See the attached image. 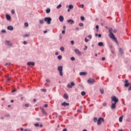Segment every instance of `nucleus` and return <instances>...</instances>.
Segmentation results:
<instances>
[{"instance_id": "nucleus-4", "label": "nucleus", "mask_w": 131, "mask_h": 131, "mask_svg": "<svg viewBox=\"0 0 131 131\" xmlns=\"http://www.w3.org/2000/svg\"><path fill=\"white\" fill-rule=\"evenodd\" d=\"M44 21L47 23V24H51V21H52V18L51 17H45L44 18Z\"/></svg>"}, {"instance_id": "nucleus-11", "label": "nucleus", "mask_w": 131, "mask_h": 131, "mask_svg": "<svg viewBox=\"0 0 131 131\" xmlns=\"http://www.w3.org/2000/svg\"><path fill=\"white\" fill-rule=\"evenodd\" d=\"M6 42L8 46H9V47H12V46H13V43H12V42H10L9 40H6Z\"/></svg>"}, {"instance_id": "nucleus-10", "label": "nucleus", "mask_w": 131, "mask_h": 131, "mask_svg": "<svg viewBox=\"0 0 131 131\" xmlns=\"http://www.w3.org/2000/svg\"><path fill=\"white\" fill-rule=\"evenodd\" d=\"M61 106H64V107H66V106H69V103L63 102L62 103H61Z\"/></svg>"}, {"instance_id": "nucleus-52", "label": "nucleus", "mask_w": 131, "mask_h": 131, "mask_svg": "<svg viewBox=\"0 0 131 131\" xmlns=\"http://www.w3.org/2000/svg\"><path fill=\"white\" fill-rule=\"evenodd\" d=\"M88 49V46H85V48L84 49V51H85V50H86Z\"/></svg>"}, {"instance_id": "nucleus-3", "label": "nucleus", "mask_w": 131, "mask_h": 131, "mask_svg": "<svg viewBox=\"0 0 131 131\" xmlns=\"http://www.w3.org/2000/svg\"><path fill=\"white\" fill-rule=\"evenodd\" d=\"M57 70L59 72V75H60V76H63V66H58L57 68Z\"/></svg>"}, {"instance_id": "nucleus-5", "label": "nucleus", "mask_w": 131, "mask_h": 131, "mask_svg": "<svg viewBox=\"0 0 131 131\" xmlns=\"http://www.w3.org/2000/svg\"><path fill=\"white\" fill-rule=\"evenodd\" d=\"M104 122V118H102L101 117L99 118L97 120L98 125H100L101 123H102V122Z\"/></svg>"}, {"instance_id": "nucleus-35", "label": "nucleus", "mask_w": 131, "mask_h": 131, "mask_svg": "<svg viewBox=\"0 0 131 131\" xmlns=\"http://www.w3.org/2000/svg\"><path fill=\"white\" fill-rule=\"evenodd\" d=\"M30 34H26L25 35H24V37H29V36H30Z\"/></svg>"}, {"instance_id": "nucleus-22", "label": "nucleus", "mask_w": 131, "mask_h": 131, "mask_svg": "<svg viewBox=\"0 0 131 131\" xmlns=\"http://www.w3.org/2000/svg\"><path fill=\"white\" fill-rule=\"evenodd\" d=\"M80 75H86V72H82L79 73Z\"/></svg>"}, {"instance_id": "nucleus-39", "label": "nucleus", "mask_w": 131, "mask_h": 131, "mask_svg": "<svg viewBox=\"0 0 131 131\" xmlns=\"http://www.w3.org/2000/svg\"><path fill=\"white\" fill-rule=\"evenodd\" d=\"M35 126H36V127H38V126H39V124L38 123L35 124Z\"/></svg>"}, {"instance_id": "nucleus-55", "label": "nucleus", "mask_w": 131, "mask_h": 131, "mask_svg": "<svg viewBox=\"0 0 131 131\" xmlns=\"http://www.w3.org/2000/svg\"><path fill=\"white\" fill-rule=\"evenodd\" d=\"M62 34H65V30L62 31Z\"/></svg>"}, {"instance_id": "nucleus-37", "label": "nucleus", "mask_w": 131, "mask_h": 131, "mask_svg": "<svg viewBox=\"0 0 131 131\" xmlns=\"http://www.w3.org/2000/svg\"><path fill=\"white\" fill-rule=\"evenodd\" d=\"M79 26H80V27H82V26H83V23H79Z\"/></svg>"}, {"instance_id": "nucleus-32", "label": "nucleus", "mask_w": 131, "mask_h": 131, "mask_svg": "<svg viewBox=\"0 0 131 131\" xmlns=\"http://www.w3.org/2000/svg\"><path fill=\"white\" fill-rule=\"evenodd\" d=\"M97 120H98V118L97 117H95L93 119L94 122H96V121H97Z\"/></svg>"}, {"instance_id": "nucleus-30", "label": "nucleus", "mask_w": 131, "mask_h": 131, "mask_svg": "<svg viewBox=\"0 0 131 131\" xmlns=\"http://www.w3.org/2000/svg\"><path fill=\"white\" fill-rule=\"evenodd\" d=\"M57 58L58 59V60H62V55H59L57 57Z\"/></svg>"}, {"instance_id": "nucleus-23", "label": "nucleus", "mask_w": 131, "mask_h": 131, "mask_svg": "<svg viewBox=\"0 0 131 131\" xmlns=\"http://www.w3.org/2000/svg\"><path fill=\"white\" fill-rule=\"evenodd\" d=\"M123 118V116H121L119 118V121L120 122H122V119Z\"/></svg>"}, {"instance_id": "nucleus-20", "label": "nucleus", "mask_w": 131, "mask_h": 131, "mask_svg": "<svg viewBox=\"0 0 131 131\" xmlns=\"http://www.w3.org/2000/svg\"><path fill=\"white\" fill-rule=\"evenodd\" d=\"M73 8H74V6H73V5H70L68 6V8H69L71 10H72V9H73Z\"/></svg>"}, {"instance_id": "nucleus-19", "label": "nucleus", "mask_w": 131, "mask_h": 131, "mask_svg": "<svg viewBox=\"0 0 131 131\" xmlns=\"http://www.w3.org/2000/svg\"><path fill=\"white\" fill-rule=\"evenodd\" d=\"M119 52L121 55H123V50L121 48L119 49Z\"/></svg>"}, {"instance_id": "nucleus-1", "label": "nucleus", "mask_w": 131, "mask_h": 131, "mask_svg": "<svg viewBox=\"0 0 131 131\" xmlns=\"http://www.w3.org/2000/svg\"><path fill=\"white\" fill-rule=\"evenodd\" d=\"M108 32L110 33V37L112 38L115 42H116L117 45H118V41L117 40V39L116 37H115V36H114V34L113 33H116L117 31L116 29H113L112 28L108 29Z\"/></svg>"}, {"instance_id": "nucleus-50", "label": "nucleus", "mask_w": 131, "mask_h": 131, "mask_svg": "<svg viewBox=\"0 0 131 131\" xmlns=\"http://www.w3.org/2000/svg\"><path fill=\"white\" fill-rule=\"evenodd\" d=\"M71 43L72 45H74V41L72 40V41H71Z\"/></svg>"}, {"instance_id": "nucleus-53", "label": "nucleus", "mask_w": 131, "mask_h": 131, "mask_svg": "<svg viewBox=\"0 0 131 131\" xmlns=\"http://www.w3.org/2000/svg\"><path fill=\"white\" fill-rule=\"evenodd\" d=\"M98 37H101L102 35L101 34H98Z\"/></svg>"}, {"instance_id": "nucleus-44", "label": "nucleus", "mask_w": 131, "mask_h": 131, "mask_svg": "<svg viewBox=\"0 0 131 131\" xmlns=\"http://www.w3.org/2000/svg\"><path fill=\"white\" fill-rule=\"evenodd\" d=\"M11 14H15V10H11Z\"/></svg>"}, {"instance_id": "nucleus-61", "label": "nucleus", "mask_w": 131, "mask_h": 131, "mask_svg": "<svg viewBox=\"0 0 131 131\" xmlns=\"http://www.w3.org/2000/svg\"><path fill=\"white\" fill-rule=\"evenodd\" d=\"M48 105L47 104H45V105H44V106L46 107H48Z\"/></svg>"}, {"instance_id": "nucleus-43", "label": "nucleus", "mask_w": 131, "mask_h": 131, "mask_svg": "<svg viewBox=\"0 0 131 131\" xmlns=\"http://www.w3.org/2000/svg\"><path fill=\"white\" fill-rule=\"evenodd\" d=\"M88 37L89 38H90V39H92V36H91V35H88Z\"/></svg>"}, {"instance_id": "nucleus-59", "label": "nucleus", "mask_w": 131, "mask_h": 131, "mask_svg": "<svg viewBox=\"0 0 131 131\" xmlns=\"http://www.w3.org/2000/svg\"><path fill=\"white\" fill-rule=\"evenodd\" d=\"M128 91H131V85L128 88Z\"/></svg>"}, {"instance_id": "nucleus-29", "label": "nucleus", "mask_w": 131, "mask_h": 131, "mask_svg": "<svg viewBox=\"0 0 131 131\" xmlns=\"http://www.w3.org/2000/svg\"><path fill=\"white\" fill-rule=\"evenodd\" d=\"M81 96H85V92H84V91L81 92Z\"/></svg>"}, {"instance_id": "nucleus-27", "label": "nucleus", "mask_w": 131, "mask_h": 131, "mask_svg": "<svg viewBox=\"0 0 131 131\" xmlns=\"http://www.w3.org/2000/svg\"><path fill=\"white\" fill-rule=\"evenodd\" d=\"M98 46L99 47H103V42H100L98 43Z\"/></svg>"}, {"instance_id": "nucleus-62", "label": "nucleus", "mask_w": 131, "mask_h": 131, "mask_svg": "<svg viewBox=\"0 0 131 131\" xmlns=\"http://www.w3.org/2000/svg\"><path fill=\"white\" fill-rule=\"evenodd\" d=\"M71 10V9H70L69 8H68V10H67V11H68V12H70V10Z\"/></svg>"}, {"instance_id": "nucleus-28", "label": "nucleus", "mask_w": 131, "mask_h": 131, "mask_svg": "<svg viewBox=\"0 0 131 131\" xmlns=\"http://www.w3.org/2000/svg\"><path fill=\"white\" fill-rule=\"evenodd\" d=\"M9 65H11V62H7L4 64V66H9Z\"/></svg>"}, {"instance_id": "nucleus-31", "label": "nucleus", "mask_w": 131, "mask_h": 131, "mask_svg": "<svg viewBox=\"0 0 131 131\" xmlns=\"http://www.w3.org/2000/svg\"><path fill=\"white\" fill-rule=\"evenodd\" d=\"M62 7V5L59 4L58 6L56 7V9H60V8Z\"/></svg>"}, {"instance_id": "nucleus-41", "label": "nucleus", "mask_w": 131, "mask_h": 131, "mask_svg": "<svg viewBox=\"0 0 131 131\" xmlns=\"http://www.w3.org/2000/svg\"><path fill=\"white\" fill-rule=\"evenodd\" d=\"M2 33H6V32H7V31H6V30H2Z\"/></svg>"}, {"instance_id": "nucleus-12", "label": "nucleus", "mask_w": 131, "mask_h": 131, "mask_svg": "<svg viewBox=\"0 0 131 131\" xmlns=\"http://www.w3.org/2000/svg\"><path fill=\"white\" fill-rule=\"evenodd\" d=\"M27 65H32V66H34L35 65V63L34 62L29 61L27 62Z\"/></svg>"}, {"instance_id": "nucleus-24", "label": "nucleus", "mask_w": 131, "mask_h": 131, "mask_svg": "<svg viewBox=\"0 0 131 131\" xmlns=\"http://www.w3.org/2000/svg\"><path fill=\"white\" fill-rule=\"evenodd\" d=\"M63 98L66 99H68L69 98L68 95H67V94H65L63 96Z\"/></svg>"}, {"instance_id": "nucleus-2", "label": "nucleus", "mask_w": 131, "mask_h": 131, "mask_svg": "<svg viewBox=\"0 0 131 131\" xmlns=\"http://www.w3.org/2000/svg\"><path fill=\"white\" fill-rule=\"evenodd\" d=\"M112 99V105L111 106V108L112 110H114V109H116V103H118V98H117L116 96H113L111 97Z\"/></svg>"}, {"instance_id": "nucleus-49", "label": "nucleus", "mask_w": 131, "mask_h": 131, "mask_svg": "<svg viewBox=\"0 0 131 131\" xmlns=\"http://www.w3.org/2000/svg\"><path fill=\"white\" fill-rule=\"evenodd\" d=\"M23 43H24V45H27V41H24L23 42Z\"/></svg>"}, {"instance_id": "nucleus-54", "label": "nucleus", "mask_w": 131, "mask_h": 131, "mask_svg": "<svg viewBox=\"0 0 131 131\" xmlns=\"http://www.w3.org/2000/svg\"><path fill=\"white\" fill-rule=\"evenodd\" d=\"M105 59H106V58L105 57H102V61H105Z\"/></svg>"}, {"instance_id": "nucleus-58", "label": "nucleus", "mask_w": 131, "mask_h": 131, "mask_svg": "<svg viewBox=\"0 0 131 131\" xmlns=\"http://www.w3.org/2000/svg\"><path fill=\"white\" fill-rule=\"evenodd\" d=\"M126 121H127L128 122H129V121H130L129 119H127L126 120Z\"/></svg>"}, {"instance_id": "nucleus-45", "label": "nucleus", "mask_w": 131, "mask_h": 131, "mask_svg": "<svg viewBox=\"0 0 131 131\" xmlns=\"http://www.w3.org/2000/svg\"><path fill=\"white\" fill-rule=\"evenodd\" d=\"M103 106H104V107H105V106H107V103L106 102L103 103Z\"/></svg>"}, {"instance_id": "nucleus-26", "label": "nucleus", "mask_w": 131, "mask_h": 131, "mask_svg": "<svg viewBox=\"0 0 131 131\" xmlns=\"http://www.w3.org/2000/svg\"><path fill=\"white\" fill-rule=\"evenodd\" d=\"M60 51H61V52H64V51H65V49L63 47H60Z\"/></svg>"}, {"instance_id": "nucleus-25", "label": "nucleus", "mask_w": 131, "mask_h": 131, "mask_svg": "<svg viewBox=\"0 0 131 131\" xmlns=\"http://www.w3.org/2000/svg\"><path fill=\"white\" fill-rule=\"evenodd\" d=\"M100 92L101 94H104V89L103 88H101L100 89Z\"/></svg>"}, {"instance_id": "nucleus-14", "label": "nucleus", "mask_w": 131, "mask_h": 131, "mask_svg": "<svg viewBox=\"0 0 131 131\" xmlns=\"http://www.w3.org/2000/svg\"><path fill=\"white\" fill-rule=\"evenodd\" d=\"M59 20L60 22H63V21H64V17H63V16L62 15L59 16Z\"/></svg>"}, {"instance_id": "nucleus-56", "label": "nucleus", "mask_w": 131, "mask_h": 131, "mask_svg": "<svg viewBox=\"0 0 131 131\" xmlns=\"http://www.w3.org/2000/svg\"><path fill=\"white\" fill-rule=\"evenodd\" d=\"M0 119H1V120H4V117H0Z\"/></svg>"}, {"instance_id": "nucleus-16", "label": "nucleus", "mask_w": 131, "mask_h": 131, "mask_svg": "<svg viewBox=\"0 0 131 131\" xmlns=\"http://www.w3.org/2000/svg\"><path fill=\"white\" fill-rule=\"evenodd\" d=\"M7 30L12 31V30H14V28L13 27V26H10L7 27Z\"/></svg>"}, {"instance_id": "nucleus-60", "label": "nucleus", "mask_w": 131, "mask_h": 131, "mask_svg": "<svg viewBox=\"0 0 131 131\" xmlns=\"http://www.w3.org/2000/svg\"><path fill=\"white\" fill-rule=\"evenodd\" d=\"M55 55H59V53H58V52H56L55 53Z\"/></svg>"}, {"instance_id": "nucleus-57", "label": "nucleus", "mask_w": 131, "mask_h": 131, "mask_svg": "<svg viewBox=\"0 0 131 131\" xmlns=\"http://www.w3.org/2000/svg\"><path fill=\"white\" fill-rule=\"evenodd\" d=\"M96 29H99V26H98V25H96Z\"/></svg>"}, {"instance_id": "nucleus-48", "label": "nucleus", "mask_w": 131, "mask_h": 131, "mask_svg": "<svg viewBox=\"0 0 131 131\" xmlns=\"http://www.w3.org/2000/svg\"><path fill=\"white\" fill-rule=\"evenodd\" d=\"M25 106H26V107H29V104H25Z\"/></svg>"}, {"instance_id": "nucleus-46", "label": "nucleus", "mask_w": 131, "mask_h": 131, "mask_svg": "<svg viewBox=\"0 0 131 131\" xmlns=\"http://www.w3.org/2000/svg\"><path fill=\"white\" fill-rule=\"evenodd\" d=\"M85 42H88L89 41V39H88V38H86V37L85 38Z\"/></svg>"}, {"instance_id": "nucleus-9", "label": "nucleus", "mask_w": 131, "mask_h": 131, "mask_svg": "<svg viewBox=\"0 0 131 131\" xmlns=\"http://www.w3.org/2000/svg\"><path fill=\"white\" fill-rule=\"evenodd\" d=\"M124 82H125L124 86L125 88H127V86H128L129 85V84H130L129 83H128V80H125Z\"/></svg>"}, {"instance_id": "nucleus-33", "label": "nucleus", "mask_w": 131, "mask_h": 131, "mask_svg": "<svg viewBox=\"0 0 131 131\" xmlns=\"http://www.w3.org/2000/svg\"><path fill=\"white\" fill-rule=\"evenodd\" d=\"M28 26H29L28 23H25L24 24V26H25V27H28Z\"/></svg>"}, {"instance_id": "nucleus-8", "label": "nucleus", "mask_w": 131, "mask_h": 131, "mask_svg": "<svg viewBox=\"0 0 131 131\" xmlns=\"http://www.w3.org/2000/svg\"><path fill=\"white\" fill-rule=\"evenodd\" d=\"M74 52L76 54H77V55H78L79 56H81V52H80L79 50L75 49L74 50Z\"/></svg>"}, {"instance_id": "nucleus-34", "label": "nucleus", "mask_w": 131, "mask_h": 131, "mask_svg": "<svg viewBox=\"0 0 131 131\" xmlns=\"http://www.w3.org/2000/svg\"><path fill=\"white\" fill-rule=\"evenodd\" d=\"M41 92H43L44 93H46V92H47V89H41Z\"/></svg>"}, {"instance_id": "nucleus-47", "label": "nucleus", "mask_w": 131, "mask_h": 131, "mask_svg": "<svg viewBox=\"0 0 131 131\" xmlns=\"http://www.w3.org/2000/svg\"><path fill=\"white\" fill-rule=\"evenodd\" d=\"M46 81L47 82H51V80H50L49 79H46Z\"/></svg>"}, {"instance_id": "nucleus-64", "label": "nucleus", "mask_w": 131, "mask_h": 131, "mask_svg": "<svg viewBox=\"0 0 131 131\" xmlns=\"http://www.w3.org/2000/svg\"><path fill=\"white\" fill-rule=\"evenodd\" d=\"M63 131H67V129L64 128V129H63Z\"/></svg>"}, {"instance_id": "nucleus-36", "label": "nucleus", "mask_w": 131, "mask_h": 131, "mask_svg": "<svg viewBox=\"0 0 131 131\" xmlns=\"http://www.w3.org/2000/svg\"><path fill=\"white\" fill-rule=\"evenodd\" d=\"M79 8H81L82 9L84 8V5L83 4H81V5H80Z\"/></svg>"}, {"instance_id": "nucleus-21", "label": "nucleus", "mask_w": 131, "mask_h": 131, "mask_svg": "<svg viewBox=\"0 0 131 131\" xmlns=\"http://www.w3.org/2000/svg\"><path fill=\"white\" fill-rule=\"evenodd\" d=\"M46 13L47 14H50V13H51V9L50 8H47L46 9Z\"/></svg>"}, {"instance_id": "nucleus-15", "label": "nucleus", "mask_w": 131, "mask_h": 131, "mask_svg": "<svg viewBox=\"0 0 131 131\" xmlns=\"http://www.w3.org/2000/svg\"><path fill=\"white\" fill-rule=\"evenodd\" d=\"M6 19L7 21H11V16L9 14H6Z\"/></svg>"}, {"instance_id": "nucleus-6", "label": "nucleus", "mask_w": 131, "mask_h": 131, "mask_svg": "<svg viewBox=\"0 0 131 131\" xmlns=\"http://www.w3.org/2000/svg\"><path fill=\"white\" fill-rule=\"evenodd\" d=\"M87 82L89 83V84H94V83H95V80L93 78H90L88 80Z\"/></svg>"}, {"instance_id": "nucleus-51", "label": "nucleus", "mask_w": 131, "mask_h": 131, "mask_svg": "<svg viewBox=\"0 0 131 131\" xmlns=\"http://www.w3.org/2000/svg\"><path fill=\"white\" fill-rule=\"evenodd\" d=\"M75 29H76V30L77 31H78V30H79V28L76 27V28H75Z\"/></svg>"}, {"instance_id": "nucleus-38", "label": "nucleus", "mask_w": 131, "mask_h": 131, "mask_svg": "<svg viewBox=\"0 0 131 131\" xmlns=\"http://www.w3.org/2000/svg\"><path fill=\"white\" fill-rule=\"evenodd\" d=\"M71 60L72 61H74V60H75V58L74 57H72L71 58Z\"/></svg>"}, {"instance_id": "nucleus-7", "label": "nucleus", "mask_w": 131, "mask_h": 131, "mask_svg": "<svg viewBox=\"0 0 131 131\" xmlns=\"http://www.w3.org/2000/svg\"><path fill=\"white\" fill-rule=\"evenodd\" d=\"M74 85H75V83L74 82H71V84H67V88L68 89H72V87L74 86Z\"/></svg>"}, {"instance_id": "nucleus-18", "label": "nucleus", "mask_w": 131, "mask_h": 131, "mask_svg": "<svg viewBox=\"0 0 131 131\" xmlns=\"http://www.w3.org/2000/svg\"><path fill=\"white\" fill-rule=\"evenodd\" d=\"M40 110H41V112H42L43 114L46 115L47 112H46L45 109H43L42 107H40Z\"/></svg>"}, {"instance_id": "nucleus-42", "label": "nucleus", "mask_w": 131, "mask_h": 131, "mask_svg": "<svg viewBox=\"0 0 131 131\" xmlns=\"http://www.w3.org/2000/svg\"><path fill=\"white\" fill-rule=\"evenodd\" d=\"M59 38H60V39H62V38H63V36L62 35V34H60L59 35Z\"/></svg>"}, {"instance_id": "nucleus-40", "label": "nucleus", "mask_w": 131, "mask_h": 131, "mask_svg": "<svg viewBox=\"0 0 131 131\" xmlns=\"http://www.w3.org/2000/svg\"><path fill=\"white\" fill-rule=\"evenodd\" d=\"M81 20L82 21H84V17L81 16Z\"/></svg>"}, {"instance_id": "nucleus-17", "label": "nucleus", "mask_w": 131, "mask_h": 131, "mask_svg": "<svg viewBox=\"0 0 131 131\" xmlns=\"http://www.w3.org/2000/svg\"><path fill=\"white\" fill-rule=\"evenodd\" d=\"M44 23H45V20H43V19H39V24L42 25Z\"/></svg>"}, {"instance_id": "nucleus-13", "label": "nucleus", "mask_w": 131, "mask_h": 131, "mask_svg": "<svg viewBox=\"0 0 131 131\" xmlns=\"http://www.w3.org/2000/svg\"><path fill=\"white\" fill-rule=\"evenodd\" d=\"M67 22L68 23L71 24V25H72V24H74V20H73V19H70L69 20H67Z\"/></svg>"}, {"instance_id": "nucleus-63", "label": "nucleus", "mask_w": 131, "mask_h": 131, "mask_svg": "<svg viewBox=\"0 0 131 131\" xmlns=\"http://www.w3.org/2000/svg\"><path fill=\"white\" fill-rule=\"evenodd\" d=\"M47 32H48V31H43V33H44V34L47 33Z\"/></svg>"}]
</instances>
